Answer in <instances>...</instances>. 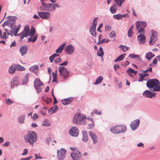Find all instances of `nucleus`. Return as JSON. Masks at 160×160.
Instances as JSON below:
<instances>
[{
  "instance_id": "nucleus-45",
  "label": "nucleus",
  "mask_w": 160,
  "mask_h": 160,
  "mask_svg": "<svg viewBox=\"0 0 160 160\" xmlns=\"http://www.w3.org/2000/svg\"><path fill=\"white\" fill-rule=\"evenodd\" d=\"M119 48H121L122 49L124 52H125L126 51L128 50L129 49L128 47L123 45H121Z\"/></svg>"
},
{
  "instance_id": "nucleus-23",
  "label": "nucleus",
  "mask_w": 160,
  "mask_h": 160,
  "mask_svg": "<svg viewBox=\"0 0 160 160\" xmlns=\"http://www.w3.org/2000/svg\"><path fill=\"white\" fill-rule=\"evenodd\" d=\"M82 133L83 134V137L82 139V141L84 142H87L88 140L87 131L85 130H83L82 131Z\"/></svg>"
},
{
  "instance_id": "nucleus-9",
  "label": "nucleus",
  "mask_w": 160,
  "mask_h": 160,
  "mask_svg": "<svg viewBox=\"0 0 160 160\" xmlns=\"http://www.w3.org/2000/svg\"><path fill=\"white\" fill-rule=\"evenodd\" d=\"M59 68L60 75L63 76L64 78H66L68 76L69 72L66 68L64 67H59Z\"/></svg>"
},
{
  "instance_id": "nucleus-1",
  "label": "nucleus",
  "mask_w": 160,
  "mask_h": 160,
  "mask_svg": "<svg viewBox=\"0 0 160 160\" xmlns=\"http://www.w3.org/2000/svg\"><path fill=\"white\" fill-rule=\"evenodd\" d=\"M29 28L28 25H25L24 27V30L22 33L18 34L20 36V41H22L23 39L25 37H27L28 35L33 37L35 32V28L32 27L31 28V31L29 32Z\"/></svg>"
},
{
  "instance_id": "nucleus-50",
  "label": "nucleus",
  "mask_w": 160,
  "mask_h": 160,
  "mask_svg": "<svg viewBox=\"0 0 160 160\" xmlns=\"http://www.w3.org/2000/svg\"><path fill=\"white\" fill-rule=\"evenodd\" d=\"M116 33L114 31H112L109 35V36L110 38H113L115 37Z\"/></svg>"
},
{
  "instance_id": "nucleus-56",
  "label": "nucleus",
  "mask_w": 160,
  "mask_h": 160,
  "mask_svg": "<svg viewBox=\"0 0 160 160\" xmlns=\"http://www.w3.org/2000/svg\"><path fill=\"white\" fill-rule=\"evenodd\" d=\"M61 59L60 58L58 57L57 58L55 59V62L57 63L60 62H61Z\"/></svg>"
},
{
  "instance_id": "nucleus-11",
  "label": "nucleus",
  "mask_w": 160,
  "mask_h": 160,
  "mask_svg": "<svg viewBox=\"0 0 160 160\" xmlns=\"http://www.w3.org/2000/svg\"><path fill=\"white\" fill-rule=\"evenodd\" d=\"M79 131L76 127H72L69 130V133L72 136L77 137L79 134Z\"/></svg>"
},
{
  "instance_id": "nucleus-52",
  "label": "nucleus",
  "mask_w": 160,
  "mask_h": 160,
  "mask_svg": "<svg viewBox=\"0 0 160 160\" xmlns=\"http://www.w3.org/2000/svg\"><path fill=\"white\" fill-rule=\"evenodd\" d=\"M157 62V60L156 59V58L154 59L153 60L152 63H151L150 65V66H151L153 67L156 64Z\"/></svg>"
},
{
  "instance_id": "nucleus-54",
  "label": "nucleus",
  "mask_w": 160,
  "mask_h": 160,
  "mask_svg": "<svg viewBox=\"0 0 160 160\" xmlns=\"http://www.w3.org/2000/svg\"><path fill=\"white\" fill-rule=\"evenodd\" d=\"M145 77H144V76L142 75V74H141L140 75V77L138 78V82L142 81L143 80V79Z\"/></svg>"
},
{
  "instance_id": "nucleus-64",
  "label": "nucleus",
  "mask_w": 160,
  "mask_h": 160,
  "mask_svg": "<svg viewBox=\"0 0 160 160\" xmlns=\"http://www.w3.org/2000/svg\"><path fill=\"white\" fill-rule=\"evenodd\" d=\"M32 158V157L30 156L28 158H22L20 160H29L30 158Z\"/></svg>"
},
{
  "instance_id": "nucleus-58",
  "label": "nucleus",
  "mask_w": 160,
  "mask_h": 160,
  "mask_svg": "<svg viewBox=\"0 0 160 160\" xmlns=\"http://www.w3.org/2000/svg\"><path fill=\"white\" fill-rule=\"evenodd\" d=\"M35 88H36L37 92H40L42 89L41 88H40V86H38L37 87H35Z\"/></svg>"
},
{
  "instance_id": "nucleus-5",
  "label": "nucleus",
  "mask_w": 160,
  "mask_h": 160,
  "mask_svg": "<svg viewBox=\"0 0 160 160\" xmlns=\"http://www.w3.org/2000/svg\"><path fill=\"white\" fill-rule=\"evenodd\" d=\"M159 83V81L157 79H149L147 82L146 85L149 88L153 89L156 87Z\"/></svg>"
},
{
  "instance_id": "nucleus-15",
  "label": "nucleus",
  "mask_w": 160,
  "mask_h": 160,
  "mask_svg": "<svg viewBox=\"0 0 160 160\" xmlns=\"http://www.w3.org/2000/svg\"><path fill=\"white\" fill-rule=\"evenodd\" d=\"M38 14V16L43 19H47L50 17V13L47 12H39Z\"/></svg>"
},
{
  "instance_id": "nucleus-48",
  "label": "nucleus",
  "mask_w": 160,
  "mask_h": 160,
  "mask_svg": "<svg viewBox=\"0 0 160 160\" xmlns=\"http://www.w3.org/2000/svg\"><path fill=\"white\" fill-rule=\"evenodd\" d=\"M108 42V40H106V39H103L101 40H99L98 42V44H100L102 43L103 42Z\"/></svg>"
},
{
  "instance_id": "nucleus-33",
  "label": "nucleus",
  "mask_w": 160,
  "mask_h": 160,
  "mask_svg": "<svg viewBox=\"0 0 160 160\" xmlns=\"http://www.w3.org/2000/svg\"><path fill=\"white\" fill-rule=\"evenodd\" d=\"M103 78V77L102 76L98 77L94 83V84L97 85L100 83L102 81Z\"/></svg>"
},
{
  "instance_id": "nucleus-63",
  "label": "nucleus",
  "mask_w": 160,
  "mask_h": 160,
  "mask_svg": "<svg viewBox=\"0 0 160 160\" xmlns=\"http://www.w3.org/2000/svg\"><path fill=\"white\" fill-rule=\"evenodd\" d=\"M16 46V42H15V41H14V42H12V43L10 45V47H14V46Z\"/></svg>"
},
{
  "instance_id": "nucleus-12",
  "label": "nucleus",
  "mask_w": 160,
  "mask_h": 160,
  "mask_svg": "<svg viewBox=\"0 0 160 160\" xmlns=\"http://www.w3.org/2000/svg\"><path fill=\"white\" fill-rule=\"evenodd\" d=\"M82 155L81 153L79 151L73 152L71 154V156L73 160H80Z\"/></svg>"
},
{
  "instance_id": "nucleus-60",
  "label": "nucleus",
  "mask_w": 160,
  "mask_h": 160,
  "mask_svg": "<svg viewBox=\"0 0 160 160\" xmlns=\"http://www.w3.org/2000/svg\"><path fill=\"white\" fill-rule=\"evenodd\" d=\"M52 6L53 7V10H55L56 8L59 7L57 3L52 4Z\"/></svg>"
},
{
  "instance_id": "nucleus-4",
  "label": "nucleus",
  "mask_w": 160,
  "mask_h": 160,
  "mask_svg": "<svg viewBox=\"0 0 160 160\" xmlns=\"http://www.w3.org/2000/svg\"><path fill=\"white\" fill-rule=\"evenodd\" d=\"M126 127L123 125L113 126L110 129V130L113 133L117 134L123 133L126 130Z\"/></svg>"
},
{
  "instance_id": "nucleus-19",
  "label": "nucleus",
  "mask_w": 160,
  "mask_h": 160,
  "mask_svg": "<svg viewBox=\"0 0 160 160\" xmlns=\"http://www.w3.org/2000/svg\"><path fill=\"white\" fill-rule=\"evenodd\" d=\"M143 95L146 98H151L153 97H155L154 93H152V92L148 90L145 91L143 93Z\"/></svg>"
},
{
  "instance_id": "nucleus-13",
  "label": "nucleus",
  "mask_w": 160,
  "mask_h": 160,
  "mask_svg": "<svg viewBox=\"0 0 160 160\" xmlns=\"http://www.w3.org/2000/svg\"><path fill=\"white\" fill-rule=\"evenodd\" d=\"M140 120L137 119L132 122L130 124V127L133 130L136 129L138 127L140 123Z\"/></svg>"
},
{
  "instance_id": "nucleus-43",
  "label": "nucleus",
  "mask_w": 160,
  "mask_h": 160,
  "mask_svg": "<svg viewBox=\"0 0 160 160\" xmlns=\"http://www.w3.org/2000/svg\"><path fill=\"white\" fill-rule=\"evenodd\" d=\"M25 116H20L18 119V121L20 123H23L25 119Z\"/></svg>"
},
{
  "instance_id": "nucleus-57",
  "label": "nucleus",
  "mask_w": 160,
  "mask_h": 160,
  "mask_svg": "<svg viewBox=\"0 0 160 160\" xmlns=\"http://www.w3.org/2000/svg\"><path fill=\"white\" fill-rule=\"evenodd\" d=\"M38 117V115L36 113H34L33 114L32 117H31V118H32L33 119H37Z\"/></svg>"
},
{
  "instance_id": "nucleus-8",
  "label": "nucleus",
  "mask_w": 160,
  "mask_h": 160,
  "mask_svg": "<svg viewBox=\"0 0 160 160\" xmlns=\"http://www.w3.org/2000/svg\"><path fill=\"white\" fill-rule=\"evenodd\" d=\"M151 36L149 41L150 45H152L157 40L158 33L153 30H151Z\"/></svg>"
},
{
  "instance_id": "nucleus-16",
  "label": "nucleus",
  "mask_w": 160,
  "mask_h": 160,
  "mask_svg": "<svg viewBox=\"0 0 160 160\" xmlns=\"http://www.w3.org/2000/svg\"><path fill=\"white\" fill-rule=\"evenodd\" d=\"M18 78L17 77L13 78L11 81V87L12 88H13L14 86H17L18 84Z\"/></svg>"
},
{
  "instance_id": "nucleus-61",
  "label": "nucleus",
  "mask_w": 160,
  "mask_h": 160,
  "mask_svg": "<svg viewBox=\"0 0 160 160\" xmlns=\"http://www.w3.org/2000/svg\"><path fill=\"white\" fill-rule=\"evenodd\" d=\"M102 23H101L100 24L99 26L98 27V28L97 30L98 31L100 32H101V31L100 30V29L102 27Z\"/></svg>"
},
{
  "instance_id": "nucleus-10",
  "label": "nucleus",
  "mask_w": 160,
  "mask_h": 160,
  "mask_svg": "<svg viewBox=\"0 0 160 160\" xmlns=\"http://www.w3.org/2000/svg\"><path fill=\"white\" fill-rule=\"evenodd\" d=\"M66 152V150L64 149L58 150L57 156L59 160H62L65 158Z\"/></svg>"
},
{
  "instance_id": "nucleus-26",
  "label": "nucleus",
  "mask_w": 160,
  "mask_h": 160,
  "mask_svg": "<svg viewBox=\"0 0 160 160\" xmlns=\"http://www.w3.org/2000/svg\"><path fill=\"white\" fill-rule=\"evenodd\" d=\"M38 67L37 65H34L31 67L29 70L37 74L38 71Z\"/></svg>"
},
{
  "instance_id": "nucleus-21",
  "label": "nucleus",
  "mask_w": 160,
  "mask_h": 160,
  "mask_svg": "<svg viewBox=\"0 0 160 160\" xmlns=\"http://www.w3.org/2000/svg\"><path fill=\"white\" fill-rule=\"evenodd\" d=\"M20 52L22 56L25 55L27 52L28 51V48L26 46H21L19 49Z\"/></svg>"
},
{
  "instance_id": "nucleus-49",
  "label": "nucleus",
  "mask_w": 160,
  "mask_h": 160,
  "mask_svg": "<svg viewBox=\"0 0 160 160\" xmlns=\"http://www.w3.org/2000/svg\"><path fill=\"white\" fill-rule=\"evenodd\" d=\"M153 91L158 92L160 91V84L158 85L156 87H155L154 88L152 89Z\"/></svg>"
},
{
  "instance_id": "nucleus-17",
  "label": "nucleus",
  "mask_w": 160,
  "mask_h": 160,
  "mask_svg": "<svg viewBox=\"0 0 160 160\" xmlns=\"http://www.w3.org/2000/svg\"><path fill=\"white\" fill-rule=\"evenodd\" d=\"M89 134L93 141V144H95L98 142V138L96 135L91 131L89 132Z\"/></svg>"
},
{
  "instance_id": "nucleus-32",
  "label": "nucleus",
  "mask_w": 160,
  "mask_h": 160,
  "mask_svg": "<svg viewBox=\"0 0 160 160\" xmlns=\"http://www.w3.org/2000/svg\"><path fill=\"white\" fill-rule=\"evenodd\" d=\"M126 55V54L125 53L120 55V56L118 57L116 60H115L114 62H117L118 61L123 60Z\"/></svg>"
},
{
  "instance_id": "nucleus-55",
  "label": "nucleus",
  "mask_w": 160,
  "mask_h": 160,
  "mask_svg": "<svg viewBox=\"0 0 160 160\" xmlns=\"http://www.w3.org/2000/svg\"><path fill=\"white\" fill-rule=\"evenodd\" d=\"M20 25H18L16 28L14 30V32H16V33H18L20 29Z\"/></svg>"
},
{
  "instance_id": "nucleus-29",
  "label": "nucleus",
  "mask_w": 160,
  "mask_h": 160,
  "mask_svg": "<svg viewBox=\"0 0 160 160\" xmlns=\"http://www.w3.org/2000/svg\"><path fill=\"white\" fill-rule=\"evenodd\" d=\"M72 101L71 98L64 99L62 100V103L64 105H68Z\"/></svg>"
},
{
  "instance_id": "nucleus-20",
  "label": "nucleus",
  "mask_w": 160,
  "mask_h": 160,
  "mask_svg": "<svg viewBox=\"0 0 160 160\" xmlns=\"http://www.w3.org/2000/svg\"><path fill=\"white\" fill-rule=\"evenodd\" d=\"M126 17H128V15L127 14L123 15L117 14L116 15H114L113 16V18H115L117 20L121 19L122 18H125Z\"/></svg>"
},
{
  "instance_id": "nucleus-46",
  "label": "nucleus",
  "mask_w": 160,
  "mask_h": 160,
  "mask_svg": "<svg viewBox=\"0 0 160 160\" xmlns=\"http://www.w3.org/2000/svg\"><path fill=\"white\" fill-rule=\"evenodd\" d=\"M52 75L53 76V80L52 82H57V75L55 73L52 72Z\"/></svg>"
},
{
  "instance_id": "nucleus-40",
  "label": "nucleus",
  "mask_w": 160,
  "mask_h": 160,
  "mask_svg": "<svg viewBox=\"0 0 160 160\" xmlns=\"http://www.w3.org/2000/svg\"><path fill=\"white\" fill-rule=\"evenodd\" d=\"M32 37H33L31 36V37L28 38V42H35L36 40L37 39V35H35L34 38H33Z\"/></svg>"
},
{
  "instance_id": "nucleus-38",
  "label": "nucleus",
  "mask_w": 160,
  "mask_h": 160,
  "mask_svg": "<svg viewBox=\"0 0 160 160\" xmlns=\"http://www.w3.org/2000/svg\"><path fill=\"white\" fill-rule=\"evenodd\" d=\"M97 55L100 57H102L104 55V52L102 48L100 47L99 48V51H98L97 53Z\"/></svg>"
},
{
  "instance_id": "nucleus-18",
  "label": "nucleus",
  "mask_w": 160,
  "mask_h": 160,
  "mask_svg": "<svg viewBox=\"0 0 160 160\" xmlns=\"http://www.w3.org/2000/svg\"><path fill=\"white\" fill-rule=\"evenodd\" d=\"M138 40L139 43H144L146 41V37L144 34H140L138 37Z\"/></svg>"
},
{
  "instance_id": "nucleus-30",
  "label": "nucleus",
  "mask_w": 160,
  "mask_h": 160,
  "mask_svg": "<svg viewBox=\"0 0 160 160\" xmlns=\"http://www.w3.org/2000/svg\"><path fill=\"white\" fill-rule=\"evenodd\" d=\"M66 44V43H64L62 45L60 46L56 50V52L57 53H61L63 51L64 48Z\"/></svg>"
},
{
  "instance_id": "nucleus-3",
  "label": "nucleus",
  "mask_w": 160,
  "mask_h": 160,
  "mask_svg": "<svg viewBox=\"0 0 160 160\" xmlns=\"http://www.w3.org/2000/svg\"><path fill=\"white\" fill-rule=\"evenodd\" d=\"M86 117L81 113H77L75 114L73 118V122L76 124H85L87 122H86Z\"/></svg>"
},
{
  "instance_id": "nucleus-7",
  "label": "nucleus",
  "mask_w": 160,
  "mask_h": 160,
  "mask_svg": "<svg viewBox=\"0 0 160 160\" xmlns=\"http://www.w3.org/2000/svg\"><path fill=\"white\" fill-rule=\"evenodd\" d=\"M17 19V18L16 16H9L8 20L4 22V25L12 26L15 23Z\"/></svg>"
},
{
  "instance_id": "nucleus-14",
  "label": "nucleus",
  "mask_w": 160,
  "mask_h": 160,
  "mask_svg": "<svg viewBox=\"0 0 160 160\" xmlns=\"http://www.w3.org/2000/svg\"><path fill=\"white\" fill-rule=\"evenodd\" d=\"M74 48L72 45L67 46L65 48V51L68 54H72L74 51Z\"/></svg>"
},
{
  "instance_id": "nucleus-44",
  "label": "nucleus",
  "mask_w": 160,
  "mask_h": 160,
  "mask_svg": "<svg viewBox=\"0 0 160 160\" xmlns=\"http://www.w3.org/2000/svg\"><path fill=\"white\" fill-rule=\"evenodd\" d=\"M50 125L49 121L47 120H45L43 122L42 125L44 126H49Z\"/></svg>"
},
{
  "instance_id": "nucleus-6",
  "label": "nucleus",
  "mask_w": 160,
  "mask_h": 160,
  "mask_svg": "<svg viewBox=\"0 0 160 160\" xmlns=\"http://www.w3.org/2000/svg\"><path fill=\"white\" fill-rule=\"evenodd\" d=\"M97 18H95L93 21L92 25L89 29V32L94 37H96V26L97 22Z\"/></svg>"
},
{
  "instance_id": "nucleus-37",
  "label": "nucleus",
  "mask_w": 160,
  "mask_h": 160,
  "mask_svg": "<svg viewBox=\"0 0 160 160\" xmlns=\"http://www.w3.org/2000/svg\"><path fill=\"white\" fill-rule=\"evenodd\" d=\"M136 28L138 32L139 33V35L141 34H144L145 31L143 28L141 27H136Z\"/></svg>"
},
{
  "instance_id": "nucleus-35",
  "label": "nucleus",
  "mask_w": 160,
  "mask_h": 160,
  "mask_svg": "<svg viewBox=\"0 0 160 160\" xmlns=\"http://www.w3.org/2000/svg\"><path fill=\"white\" fill-rule=\"evenodd\" d=\"M58 110V108L57 106H55L49 110V112H51V113H52L56 112Z\"/></svg>"
},
{
  "instance_id": "nucleus-62",
  "label": "nucleus",
  "mask_w": 160,
  "mask_h": 160,
  "mask_svg": "<svg viewBox=\"0 0 160 160\" xmlns=\"http://www.w3.org/2000/svg\"><path fill=\"white\" fill-rule=\"evenodd\" d=\"M93 113H94L96 114H98V115H100L101 114L100 112H99L97 110H94L93 111Z\"/></svg>"
},
{
  "instance_id": "nucleus-41",
  "label": "nucleus",
  "mask_w": 160,
  "mask_h": 160,
  "mask_svg": "<svg viewBox=\"0 0 160 160\" xmlns=\"http://www.w3.org/2000/svg\"><path fill=\"white\" fill-rule=\"evenodd\" d=\"M118 6H121L124 0H114Z\"/></svg>"
},
{
  "instance_id": "nucleus-2",
  "label": "nucleus",
  "mask_w": 160,
  "mask_h": 160,
  "mask_svg": "<svg viewBox=\"0 0 160 160\" xmlns=\"http://www.w3.org/2000/svg\"><path fill=\"white\" fill-rule=\"evenodd\" d=\"M24 139L26 142H28L33 146V143L37 140V134L34 132H28V134L24 136Z\"/></svg>"
},
{
  "instance_id": "nucleus-22",
  "label": "nucleus",
  "mask_w": 160,
  "mask_h": 160,
  "mask_svg": "<svg viewBox=\"0 0 160 160\" xmlns=\"http://www.w3.org/2000/svg\"><path fill=\"white\" fill-rule=\"evenodd\" d=\"M127 72L131 77H133L136 75L137 72L135 71L131 68H129L127 70Z\"/></svg>"
},
{
  "instance_id": "nucleus-39",
  "label": "nucleus",
  "mask_w": 160,
  "mask_h": 160,
  "mask_svg": "<svg viewBox=\"0 0 160 160\" xmlns=\"http://www.w3.org/2000/svg\"><path fill=\"white\" fill-rule=\"evenodd\" d=\"M59 56V55L58 54L55 53L51 56L49 57V59L50 61V62H52L53 59L56 57H58Z\"/></svg>"
},
{
  "instance_id": "nucleus-27",
  "label": "nucleus",
  "mask_w": 160,
  "mask_h": 160,
  "mask_svg": "<svg viewBox=\"0 0 160 160\" xmlns=\"http://www.w3.org/2000/svg\"><path fill=\"white\" fill-rule=\"evenodd\" d=\"M110 10L112 13H115L117 11V7L115 3L110 8Z\"/></svg>"
},
{
  "instance_id": "nucleus-59",
  "label": "nucleus",
  "mask_w": 160,
  "mask_h": 160,
  "mask_svg": "<svg viewBox=\"0 0 160 160\" xmlns=\"http://www.w3.org/2000/svg\"><path fill=\"white\" fill-rule=\"evenodd\" d=\"M70 149L72 151H74V152H77V151H79L76 148L73 147H70Z\"/></svg>"
},
{
  "instance_id": "nucleus-42",
  "label": "nucleus",
  "mask_w": 160,
  "mask_h": 160,
  "mask_svg": "<svg viewBox=\"0 0 160 160\" xmlns=\"http://www.w3.org/2000/svg\"><path fill=\"white\" fill-rule=\"evenodd\" d=\"M89 119L88 118L87 120L88 121L89 120L91 122V123L88 125V129H91L93 127L94 125L93 122H92L93 119L92 118H89Z\"/></svg>"
},
{
  "instance_id": "nucleus-47",
  "label": "nucleus",
  "mask_w": 160,
  "mask_h": 160,
  "mask_svg": "<svg viewBox=\"0 0 160 160\" xmlns=\"http://www.w3.org/2000/svg\"><path fill=\"white\" fill-rule=\"evenodd\" d=\"M6 103L8 105H10L11 104L14 103V102L12 101L10 99H7L5 100Z\"/></svg>"
},
{
  "instance_id": "nucleus-28",
  "label": "nucleus",
  "mask_w": 160,
  "mask_h": 160,
  "mask_svg": "<svg viewBox=\"0 0 160 160\" xmlns=\"http://www.w3.org/2000/svg\"><path fill=\"white\" fill-rule=\"evenodd\" d=\"M16 70V68L15 65H12L9 68L8 71L11 74H12L14 73Z\"/></svg>"
},
{
  "instance_id": "nucleus-25",
  "label": "nucleus",
  "mask_w": 160,
  "mask_h": 160,
  "mask_svg": "<svg viewBox=\"0 0 160 160\" xmlns=\"http://www.w3.org/2000/svg\"><path fill=\"white\" fill-rule=\"evenodd\" d=\"M146 23L145 22L138 21L136 23V27H141L144 28L146 27Z\"/></svg>"
},
{
  "instance_id": "nucleus-24",
  "label": "nucleus",
  "mask_w": 160,
  "mask_h": 160,
  "mask_svg": "<svg viewBox=\"0 0 160 160\" xmlns=\"http://www.w3.org/2000/svg\"><path fill=\"white\" fill-rule=\"evenodd\" d=\"M34 84L35 87H37L43 85V83L40 81L39 78H37L35 79Z\"/></svg>"
},
{
  "instance_id": "nucleus-51",
  "label": "nucleus",
  "mask_w": 160,
  "mask_h": 160,
  "mask_svg": "<svg viewBox=\"0 0 160 160\" xmlns=\"http://www.w3.org/2000/svg\"><path fill=\"white\" fill-rule=\"evenodd\" d=\"M133 34L132 30H131V29H129L128 32V35L129 37H132Z\"/></svg>"
},
{
  "instance_id": "nucleus-31",
  "label": "nucleus",
  "mask_w": 160,
  "mask_h": 160,
  "mask_svg": "<svg viewBox=\"0 0 160 160\" xmlns=\"http://www.w3.org/2000/svg\"><path fill=\"white\" fill-rule=\"evenodd\" d=\"M5 32H3V35H2V39H6L7 38V36L9 35L8 30L7 29H5Z\"/></svg>"
},
{
  "instance_id": "nucleus-53",
  "label": "nucleus",
  "mask_w": 160,
  "mask_h": 160,
  "mask_svg": "<svg viewBox=\"0 0 160 160\" xmlns=\"http://www.w3.org/2000/svg\"><path fill=\"white\" fill-rule=\"evenodd\" d=\"M129 57H130L131 58H139V56L138 55L134 54H130L129 55Z\"/></svg>"
},
{
  "instance_id": "nucleus-36",
  "label": "nucleus",
  "mask_w": 160,
  "mask_h": 160,
  "mask_svg": "<svg viewBox=\"0 0 160 160\" xmlns=\"http://www.w3.org/2000/svg\"><path fill=\"white\" fill-rule=\"evenodd\" d=\"M154 56V54L151 52L147 53L146 55V58L149 60L151 59Z\"/></svg>"
},
{
  "instance_id": "nucleus-34",
  "label": "nucleus",
  "mask_w": 160,
  "mask_h": 160,
  "mask_svg": "<svg viewBox=\"0 0 160 160\" xmlns=\"http://www.w3.org/2000/svg\"><path fill=\"white\" fill-rule=\"evenodd\" d=\"M16 70L20 71H23L25 70V68L24 67L21 66L19 64L15 65Z\"/></svg>"
}]
</instances>
